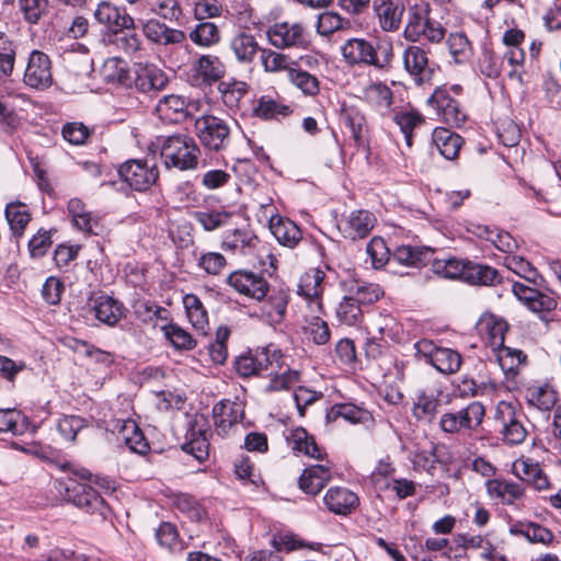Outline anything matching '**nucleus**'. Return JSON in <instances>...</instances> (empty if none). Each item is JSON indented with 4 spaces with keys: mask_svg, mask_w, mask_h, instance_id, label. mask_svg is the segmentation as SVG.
I'll return each mask as SVG.
<instances>
[{
    "mask_svg": "<svg viewBox=\"0 0 561 561\" xmlns=\"http://www.w3.org/2000/svg\"><path fill=\"white\" fill-rule=\"evenodd\" d=\"M61 469L72 476L54 481L57 495L66 503L72 504L102 522L110 519L113 514L112 508L100 493L87 483L92 478L91 471L71 463H64Z\"/></svg>",
    "mask_w": 561,
    "mask_h": 561,
    "instance_id": "obj_1",
    "label": "nucleus"
},
{
    "mask_svg": "<svg viewBox=\"0 0 561 561\" xmlns=\"http://www.w3.org/2000/svg\"><path fill=\"white\" fill-rule=\"evenodd\" d=\"M152 146L159 150L161 161L167 169L188 171L198 167L201 148L186 134L158 136Z\"/></svg>",
    "mask_w": 561,
    "mask_h": 561,
    "instance_id": "obj_2",
    "label": "nucleus"
},
{
    "mask_svg": "<svg viewBox=\"0 0 561 561\" xmlns=\"http://www.w3.org/2000/svg\"><path fill=\"white\" fill-rule=\"evenodd\" d=\"M341 53L351 66L365 65L378 70L389 69L394 57L390 39H381L374 45L365 38H351L343 44Z\"/></svg>",
    "mask_w": 561,
    "mask_h": 561,
    "instance_id": "obj_3",
    "label": "nucleus"
},
{
    "mask_svg": "<svg viewBox=\"0 0 561 561\" xmlns=\"http://www.w3.org/2000/svg\"><path fill=\"white\" fill-rule=\"evenodd\" d=\"M446 35L443 24L431 16L427 2L415 3L408 8L403 37L411 43L439 44Z\"/></svg>",
    "mask_w": 561,
    "mask_h": 561,
    "instance_id": "obj_4",
    "label": "nucleus"
},
{
    "mask_svg": "<svg viewBox=\"0 0 561 561\" xmlns=\"http://www.w3.org/2000/svg\"><path fill=\"white\" fill-rule=\"evenodd\" d=\"M234 368L238 375L243 378L254 375L271 377L265 387L268 392L280 389V381L275 369L280 368V351L276 348L272 350L271 346H266L256 352L255 355H240L234 360Z\"/></svg>",
    "mask_w": 561,
    "mask_h": 561,
    "instance_id": "obj_5",
    "label": "nucleus"
},
{
    "mask_svg": "<svg viewBox=\"0 0 561 561\" xmlns=\"http://www.w3.org/2000/svg\"><path fill=\"white\" fill-rule=\"evenodd\" d=\"M195 135L206 152L220 153L231 144V128L221 117L204 114L195 119Z\"/></svg>",
    "mask_w": 561,
    "mask_h": 561,
    "instance_id": "obj_6",
    "label": "nucleus"
},
{
    "mask_svg": "<svg viewBox=\"0 0 561 561\" xmlns=\"http://www.w3.org/2000/svg\"><path fill=\"white\" fill-rule=\"evenodd\" d=\"M484 416V405L479 401H471L459 410L443 413L439 428L446 434L471 435L482 425Z\"/></svg>",
    "mask_w": 561,
    "mask_h": 561,
    "instance_id": "obj_7",
    "label": "nucleus"
},
{
    "mask_svg": "<svg viewBox=\"0 0 561 561\" xmlns=\"http://www.w3.org/2000/svg\"><path fill=\"white\" fill-rule=\"evenodd\" d=\"M325 273L320 268H310L300 275L297 284V295L301 304H295L290 307L291 313L301 306L304 311L323 312V294L325 290Z\"/></svg>",
    "mask_w": 561,
    "mask_h": 561,
    "instance_id": "obj_8",
    "label": "nucleus"
},
{
    "mask_svg": "<svg viewBox=\"0 0 561 561\" xmlns=\"http://www.w3.org/2000/svg\"><path fill=\"white\" fill-rule=\"evenodd\" d=\"M126 84L144 94H157L169 83L168 75L154 64L136 62L128 70Z\"/></svg>",
    "mask_w": 561,
    "mask_h": 561,
    "instance_id": "obj_9",
    "label": "nucleus"
},
{
    "mask_svg": "<svg viewBox=\"0 0 561 561\" xmlns=\"http://www.w3.org/2000/svg\"><path fill=\"white\" fill-rule=\"evenodd\" d=\"M317 64V59L309 54L294 56L283 51V70L287 71L290 82L305 94L314 95L319 91L318 79L307 71Z\"/></svg>",
    "mask_w": 561,
    "mask_h": 561,
    "instance_id": "obj_10",
    "label": "nucleus"
},
{
    "mask_svg": "<svg viewBox=\"0 0 561 561\" xmlns=\"http://www.w3.org/2000/svg\"><path fill=\"white\" fill-rule=\"evenodd\" d=\"M118 175L133 190L145 192L156 183L159 171L156 164L149 165L147 161L131 159L119 165Z\"/></svg>",
    "mask_w": 561,
    "mask_h": 561,
    "instance_id": "obj_11",
    "label": "nucleus"
},
{
    "mask_svg": "<svg viewBox=\"0 0 561 561\" xmlns=\"http://www.w3.org/2000/svg\"><path fill=\"white\" fill-rule=\"evenodd\" d=\"M323 312H308L304 311L301 306H297V310L291 313V321L286 324V328L296 327L310 336L312 342L317 345H323L329 342L331 333L328 323L322 319Z\"/></svg>",
    "mask_w": 561,
    "mask_h": 561,
    "instance_id": "obj_12",
    "label": "nucleus"
},
{
    "mask_svg": "<svg viewBox=\"0 0 561 561\" xmlns=\"http://www.w3.org/2000/svg\"><path fill=\"white\" fill-rule=\"evenodd\" d=\"M428 104L435 108L442 121L451 127H460L467 119L460 101L450 95V91L446 87L435 89L428 99Z\"/></svg>",
    "mask_w": 561,
    "mask_h": 561,
    "instance_id": "obj_13",
    "label": "nucleus"
},
{
    "mask_svg": "<svg viewBox=\"0 0 561 561\" xmlns=\"http://www.w3.org/2000/svg\"><path fill=\"white\" fill-rule=\"evenodd\" d=\"M23 82L34 90H46L53 84L51 61L45 53L34 49L27 58Z\"/></svg>",
    "mask_w": 561,
    "mask_h": 561,
    "instance_id": "obj_14",
    "label": "nucleus"
},
{
    "mask_svg": "<svg viewBox=\"0 0 561 561\" xmlns=\"http://www.w3.org/2000/svg\"><path fill=\"white\" fill-rule=\"evenodd\" d=\"M523 415L517 413L512 404L501 401L495 411V421L502 425L501 434L503 440L510 445L522 444L526 436L527 430L523 424Z\"/></svg>",
    "mask_w": 561,
    "mask_h": 561,
    "instance_id": "obj_15",
    "label": "nucleus"
},
{
    "mask_svg": "<svg viewBox=\"0 0 561 561\" xmlns=\"http://www.w3.org/2000/svg\"><path fill=\"white\" fill-rule=\"evenodd\" d=\"M226 282L239 294L259 301L266 297L270 289L268 283L262 275L248 270L232 272Z\"/></svg>",
    "mask_w": 561,
    "mask_h": 561,
    "instance_id": "obj_16",
    "label": "nucleus"
},
{
    "mask_svg": "<svg viewBox=\"0 0 561 561\" xmlns=\"http://www.w3.org/2000/svg\"><path fill=\"white\" fill-rule=\"evenodd\" d=\"M209 425L205 420L195 419L190 424L185 434V442L181 448L193 456L198 462H204L209 457Z\"/></svg>",
    "mask_w": 561,
    "mask_h": 561,
    "instance_id": "obj_17",
    "label": "nucleus"
},
{
    "mask_svg": "<svg viewBox=\"0 0 561 561\" xmlns=\"http://www.w3.org/2000/svg\"><path fill=\"white\" fill-rule=\"evenodd\" d=\"M111 432L116 434V439L123 443L129 450L145 455L150 450L148 440L134 420H114L111 423Z\"/></svg>",
    "mask_w": 561,
    "mask_h": 561,
    "instance_id": "obj_18",
    "label": "nucleus"
},
{
    "mask_svg": "<svg viewBox=\"0 0 561 561\" xmlns=\"http://www.w3.org/2000/svg\"><path fill=\"white\" fill-rule=\"evenodd\" d=\"M244 404L242 401L224 399L213 408L215 431L218 435L225 436L231 427L243 420Z\"/></svg>",
    "mask_w": 561,
    "mask_h": 561,
    "instance_id": "obj_19",
    "label": "nucleus"
},
{
    "mask_svg": "<svg viewBox=\"0 0 561 561\" xmlns=\"http://www.w3.org/2000/svg\"><path fill=\"white\" fill-rule=\"evenodd\" d=\"M402 60L404 69L416 84H423L432 79L434 70L430 66L427 51L423 47L408 46L402 54Z\"/></svg>",
    "mask_w": 561,
    "mask_h": 561,
    "instance_id": "obj_20",
    "label": "nucleus"
},
{
    "mask_svg": "<svg viewBox=\"0 0 561 561\" xmlns=\"http://www.w3.org/2000/svg\"><path fill=\"white\" fill-rule=\"evenodd\" d=\"M325 508L340 516L352 514L359 505L358 495L345 486H331L323 495Z\"/></svg>",
    "mask_w": 561,
    "mask_h": 561,
    "instance_id": "obj_21",
    "label": "nucleus"
},
{
    "mask_svg": "<svg viewBox=\"0 0 561 561\" xmlns=\"http://www.w3.org/2000/svg\"><path fill=\"white\" fill-rule=\"evenodd\" d=\"M142 34L149 42L161 46L182 44L186 39L182 30L169 27L157 19H149L142 24Z\"/></svg>",
    "mask_w": 561,
    "mask_h": 561,
    "instance_id": "obj_22",
    "label": "nucleus"
},
{
    "mask_svg": "<svg viewBox=\"0 0 561 561\" xmlns=\"http://www.w3.org/2000/svg\"><path fill=\"white\" fill-rule=\"evenodd\" d=\"M154 111L158 117L168 124H181L190 116L188 102L184 96L176 94L161 98Z\"/></svg>",
    "mask_w": 561,
    "mask_h": 561,
    "instance_id": "obj_23",
    "label": "nucleus"
},
{
    "mask_svg": "<svg viewBox=\"0 0 561 561\" xmlns=\"http://www.w3.org/2000/svg\"><path fill=\"white\" fill-rule=\"evenodd\" d=\"M512 470L518 479L538 491L546 490L549 486L548 477L540 465L531 458L520 457L516 459L513 462Z\"/></svg>",
    "mask_w": 561,
    "mask_h": 561,
    "instance_id": "obj_24",
    "label": "nucleus"
},
{
    "mask_svg": "<svg viewBox=\"0 0 561 561\" xmlns=\"http://www.w3.org/2000/svg\"><path fill=\"white\" fill-rule=\"evenodd\" d=\"M91 300L94 316L100 322L114 327L124 317L125 308L123 302L112 296L101 294L91 298Z\"/></svg>",
    "mask_w": 561,
    "mask_h": 561,
    "instance_id": "obj_25",
    "label": "nucleus"
},
{
    "mask_svg": "<svg viewBox=\"0 0 561 561\" xmlns=\"http://www.w3.org/2000/svg\"><path fill=\"white\" fill-rule=\"evenodd\" d=\"M94 19L104 25L111 33L121 27L134 26V19L125 11L111 2L102 1L94 11Z\"/></svg>",
    "mask_w": 561,
    "mask_h": 561,
    "instance_id": "obj_26",
    "label": "nucleus"
},
{
    "mask_svg": "<svg viewBox=\"0 0 561 561\" xmlns=\"http://www.w3.org/2000/svg\"><path fill=\"white\" fill-rule=\"evenodd\" d=\"M229 47L232 50L238 62L251 65L254 62L262 47L256 42L253 34L247 31H238L230 39Z\"/></svg>",
    "mask_w": 561,
    "mask_h": 561,
    "instance_id": "obj_27",
    "label": "nucleus"
},
{
    "mask_svg": "<svg viewBox=\"0 0 561 561\" xmlns=\"http://www.w3.org/2000/svg\"><path fill=\"white\" fill-rule=\"evenodd\" d=\"M108 42L116 50L129 58L140 57L144 50L142 39L131 27H121L108 35Z\"/></svg>",
    "mask_w": 561,
    "mask_h": 561,
    "instance_id": "obj_28",
    "label": "nucleus"
},
{
    "mask_svg": "<svg viewBox=\"0 0 561 561\" xmlns=\"http://www.w3.org/2000/svg\"><path fill=\"white\" fill-rule=\"evenodd\" d=\"M376 225V217L373 213L364 209L351 211L343 225L344 236L352 239H364Z\"/></svg>",
    "mask_w": 561,
    "mask_h": 561,
    "instance_id": "obj_29",
    "label": "nucleus"
},
{
    "mask_svg": "<svg viewBox=\"0 0 561 561\" xmlns=\"http://www.w3.org/2000/svg\"><path fill=\"white\" fill-rule=\"evenodd\" d=\"M332 479L331 468L324 465L307 467L299 477V489L307 494L317 495Z\"/></svg>",
    "mask_w": 561,
    "mask_h": 561,
    "instance_id": "obj_30",
    "label": "nucleus"
},
{
    "mask_svg": "<svg viewBox=\"0 0 561 561\" xmlns=\"http://www.w3.org/2000/svg\"><path fill=\"white\" fill-rule=\"evenodd\" d=\"M486 492L490 497L501 503L512 505L525 495V488L513 481L491 479L486 481Z\"/></svg>",
    "mask_w": 561,
    "mask_h": 561,
    "instance_id": "obj_31",
    "label": "nucleus"
},
{
    "mask_svg": "<svg viewBox=\"0 0 561 561\" xmlns=\"http://www.w3.org/2000/svg\"><path fill=\"white\" fill-rule=\"evenodd\" d=\"M379 26L385 32H397L402 23L404 5L394 0H378L375 7Z\"/></svg>",
    "mask_w": 561,
    "mask_h": 561,
    "instance_id": "obj_32",
    "label": "nucleus"
},
{
    "mask_svg": "<svg viewBox=\"0 0 561 561\" xmlns=\"http://www.w3.org/2000/svg\"><path fill=\"white\" fill-rule=\"evenodd\" d=\"M525 398L528 404L542 412L551 411L559 399L556 389L547 382L534 383L527 387Z\"/></svg>",
    "mask_w": 561,
    "mask_h": 561,
    "instance_id": "obj_33",
    "label": "nucleus"
},
{
    "mask_svg": "<svg viewBox=\"0 0 561 561\" xmlns=\"http://www.w3.org/2000/svg\"><path fill=\"white\" fill-rule=\"evenodd\" d=\"M4 215L10 227V231L13 238L18 241L23 237L25 229L32 219L30 208L22 202H11L7 204Z\"/></svg>",
    "mask_w": 561,
    "mask_h": 561,
    "instance_id": "obj_34",
    "label": "nucleus"
},
{
    "mask_svg": "<svg viewBox=\"0 0 561 561\" xmlns=\"http://www.w3.org/2000/svg\"><path fill=\"white\" fill-rule=\"evenodd\" d=\"M339 417H342L351 424H362L366 426L374 424L371 412L353 403L334 404L328 413V419L335 421Z\"/></svg>",
    "mask_w": 561,
    "mask_h": 561,
    "instance_id": "obj_35",
    "label": "nucleus"
},
{
    "mask_svg": "<svg viewBox=\"0 0 561 561\" xmlns=\"http://www.w3.org/2000/svg\"><path fill=\"white\" fill-rule=\"evenodd\" d=\"M478 330L480 334L488 337L490 344L495 350L504 344V336L508 330V324L503 318L492 313H484L478 322Z\"/></svg>",
    "mask_w": 561,
    "mask_h": 561,
    "instance_id": "obj_36",
    "label": "nucleus"
},
{
    "mask_svg": "<svg viewBox=\"0 0 561 561\" xmlns=\"http://www.w3.org/2000/svg\"><path fill=\"white\" fill-rule=\"evenodd\" d=\"M194 70L204 83L211 84L220 81L226 75V65L211 54L202 55L194 64Z\"/></svg>",
    "mask_w": 561,
    "mask_h": 561,
    "instance_id": "obj_37",
    "label": "nucleus"
},
{
    "mask_svg": "<svg viewBox=\"0 0 561 561\" xmlns=\"http://www.w3.org/2000/svg\"><path fill=\"white\" fill-rule=\"evenodd\" d=\"M67 208L77 229L88 234H99L96 230L99 228V219L92 216L81 199L71 198L68 202Z\"/></svg>",
    "mask_w": 561,
    "mask_h": 561,
    "instance_id": "obj_38",
    "label": "nucleus"
},
{
    "mask_svg": "<svg viewBox=\"0 0 561 561\" xmlns=\"http://www.w3.org/2000/svg\"><path fill=\"white\" fill-rule=\"evenodd\" d=\"M440 400L433 393L421 391L413 401L412 415L416 421L431 424L438 414Z\"/></svg>",
    "mask_w": 561,
    "mask_h": 561,
    "instance_id": "obj_39",
    "label": "nucleus"
},
{
    "mask_svg": "<svg viewBox=\"0 0 561 561\" xmlns=\"http://www.w3.org/2000/svg\"><path fill=\"white\" fill-rule=\"evenodd\" d=\"M432 139L440 154L447 160H454L458 157L462 146V138L453 130L444 127L434 129Z\"/></svg>",
    "mask_w": 561,
    "mask_h": 561,
    "instance_id": "obj_40",
    "label": "nucleus"
},
{
    "mask_svg": "<svg viewBox=\"0 0 561 561\" xmlns=\"http://www.w3.org/2000/svg\"><path fill=\"white\" fill-rule=\"evenodd\" d=\"M257 241V237L251 230L233 229L226 232L221 248L232 253L245 254L247 250L253 249Z\"/></svg>",
    "mask_w": 561,
    "mask_h": 561,
    "instance_id": "obj_41",
    "label": "nucleus"
},
{
    "mask_svg": "<svg viewBox=\"0 0 561 561\" xmlns=\"http://www.w3.org/2000/svg\"><path fill=\"white\" fill-rule=\"evenodd\" d=\"M287 443L297 454H302L314 459L323 458V450L316 444L313 437L308 435L305 428L297 427L293 430L290 436L287 437Z\"/></svg>",
    "mask_w": 561,
    "mask_h": 561,
    "instance_id": "obj_42",
    "label": "nucleus"
},
{
    "mask_svg": "<svg viewBox=\"0 0 561 561\" xmlns=\"http://www.w3.org/2000/svg\"><path fill=\"white\" fill-rule=\"evenodd\" d=\"M30 427L28 417L18 409H0V434L23 435Z\"/></svg>",
    "mask_w": 561,
    "mask_h": 561,
    "instance_id": "obj_43",
    "label": "nucleus"
},
{
    "mask_svg": "<svg viewBox=\"0 0 561 561\" xmlns=\"http://www.w3.org/2000/svg\"><path fill=\"white\" fill-rule=\"evenodd\" d=\"M433 250L427 247L401 245L393 252V260L405 266H419L431 261Z\"/></svg>",
    "mask_w": 561,
    "mask_h": 561,
    "instance_id": "obj_44",
    "label": "nucleus"
},
{
    "mask_svg": "<svg viewBox=\"0 0 561 561\" xmlns=\"http://www.w3.org/2000/svg\"><path fill=\"white\" fill-rule=\"evenodd\" d=\"M365 99L381 115H387L390 112L391 105L393 103V94L391 89L381 82L369 84L365 89Z\"/></svg>",
    "mask_w": 561,
    "mask_h": 561,
    "instance_id": "obj_45",
    "label": "nucleus"
},
{
    "mask_svg": "<svg viewBox=\"0 0 561 561\" xmlns=\"http://www.w3.org/2000/svg\"><path fill=\"white\" fill-rule=\"evenodd\" d=\"M218 92L221 95L224 104L230 108H239L242 98H244L250 89V85L244 81L231 79L229 81H220Z\"/></svg>",
    "mask_w": 561,
    "mask_h": 561,
    "instance_id": "obj_46",
    "label": "nucleus"
},
{
    "mask_svg": "<svg viewBox=\"0 0 561 561\" xmlns=\"http://www.w3.org/2000/svg\"><path fill=\"white\" fill-rule=\"evenodd\" d=\"M495 350L497 351L499 365L507 377H514L519 367L526 364L527 355L518 348L508 347L503 344Z\"/></svg>",
    "mask_w": 561,
    "mask_h": 561,
    "instance_id": "obj_47",
    "label": "nucleus"
},
{
    "mask_svg": "<svg viewBox=\"0 0 561 561\" xmlns=\"http://www.w3.org/2000/svg\"><path fill=\"white\" fill-rule=\"evenodd\" d=\"M511 533L525 537L531 543L543 546H549L554 540L552 531L537 523H520L512 527Z\"/></svg>",
    "mask_w": 561,
    "mask_h": 561,
    "instance_id": "obj_48",
    "label": "nucleus"
},
{
    "mask_svg": "<svg viewBox=\"0 0 561 561\" xmlns=\"http://www.w3.org/2000/svg\"><path fill=\"white\" fill-rule=\"evenodd\" d=\"M18 43L7 33L0 32V80L9 78L14 71Z\"/></svg>",
    "mask_w": 561,
    "mask_h": 561,
    "instance_id": "obj_49",
    "label": "nucleus"
},
{
    "mask_svg": "<svg viewBox=\"0 0 561 561\" xmlns=\"http://www.w3.org/2000/svg\"><path fill=\"white\" fill-rule=\"evenodd\" d=\"M447 47L456 64H466L473 56L472 44L463 32H453L447 37Z\"/></svg>",
    "mask_w": 561,
    "mask_h": 561,
    "instance_id": "obj_50",
    "label": "nucleus"
},
{
    "mask_svg": "<svg viewBox=\"0 0 561 561\" xmlns=\"http://www.w3.org/2000/svg\"><path fill=\"white\" fill-rule=\"evenodd\" d=\"M233 214L225 209L217 210H195L192 214V218L203 227L205 231L217 230L230 221Z\"/></svg>",
    "mask_w": 561,
    "mask_h": 561,
    "instance_id": "obj_51",
    "label": "nucleus"
},
{
    "mask_svg": "<svg viewBox=\"0 0 561 561\" xmlns=\"http://www.w3.org/2000/svg\"><path fill=\"white\" fill-rule=\"evenodd\" d=\"M465 280L472 285L492 286L500 283L499 272L488 265L468 261Z\"/></svg>",
    "mask_w": 561,
    "mask_h": 561,
    "instance_id": "obj_52",
    "label": "nucleus"
},
{
    "mask_svg": "<svg viewBox=\"0 0 561 561\" xmlns=\"http://www.w3.org/2000/svg\"><path fill=\"white\" fill-rule=\"evenodd\" d=\"M191 41L203 47H210L220 42L221 34L218 26L209 21H199L190 33Z\"/></svg>",
    "mask_w": 561,
    "mask_h": 561,
    "instance_id": "obj_53",
    "label": "nucleus"
},
{
    "mask_svg": "<svg viewBox=\"0 0 561 561\" xmlns=\"http://www.w3.org/2000/svg\"><path fill=\"white\" fill-rule=\"evenodd\" d=\"M134 312L141 322L152 324H157L159 320L167 322L170 314L168 309L150 300L136 301Z\"/></svg>",
    "mask_w": 561,
    "mask_h": 561,
    "instance_id": "obj_54",
    "label": "nucleus"
},
{
    "mask_svg": "<svg viewBox=\"0 0 561 561\" xmlns=\"http://www.w3.org/2000/svg\"><path fill=\"white\" fill-rule=\"evenodd\" d=\"M351 28V21L334 11H324L318 16L317 32L321 36H330L335 32Z\"/></svg>",
    "mask_w": 561,
    "mask_h": 561,
    "instance_id": "obj_55",
    "label": "nucleus"
},
{
    "mask_svg": "<svg viewBox=\"0 0 561 561\" xmlns=\"http://www.w3.org/2000/svg\"><path fill=\"white\" fill-rule=\"evenodd\" d=\"M336 317L341 323L350 327L358 325L364 318L362 305L351 294L340 302L336 309Z\"/></svg>",
    "mask_w": 561,
    "mask_h": 561,
    "instance_id": "obj_56",
    "label": "nucleus"
},
{
    "mask_svg": "<svg viewBox=\"0 0 561 561\" xmlns=\"http://www.w3.org/2000/svg\"><path fill=\"white\" fill-rule=\"evenodd\" d=\"M461 363V355L457 351L439 347L438 352L434 354L431 365L438 371L449 375L457 373L460 369Z\"/></svg>",
    "mask_w": 561,
    "mask_h": 561,
    "instance_id": "obj_57",
    "label": "nucleus"
},
{
    "mask_svg": "<svg viewBox=\"0 0 561 561\" xmlns=\"http://www.w3.org/2000/svg\"><path fill=\"white\" fill-rule=\"evenodd\" d=\"M183 305L192 325L204 330L208 324V317L201 299L194 294H187L183 297Z\"/></svg>",
    "mask_w": 561,
    "mask_h": 561,
    "instance_id": "obj_58",
    "label": "nucleus"
},
{
    "mask_svg": "<svg viewBox=\"0 0 561 561\" xmlns=\"http://www.w3.org/2000/svg\"><path fill=\"white\" fill-rule=\"evenodd\" d=\"M504 265L529 283L536 284L539 273L533 264L523 256L510 254L504 257Z\"/></svg>",
    "mask_w": 561,
    "mask_h": 561,
    "instance_id": "obj_59",
    "label": "nucleus"
},
{
    "mask_svg": "<svg viewBox=\"0 0 561 561\" xmlns=\"http://www.w3.org/2000/svg\"><path fill=\"white\" fill-rule=\"evenodd\" d=\"M18 8L23 20L35 25L48 13V0H18Z\"/></svg>",
    "mask_w": 561,
    "mask_h": 561,
    "instance_id": "obj_60",
    "label": "nucleus"
},
{
    "mask_svg": "<svg viewBox=\"0 0 561 561\" xmlns=\"http://www.w3.org/2000/svg\"><path fill=\"white\" fill-rule=\"evenodd\" d=\"M156 539L159 546L171 552L181 551L183 549V542L180 539L175 525L169 522L160 524L156 530Z\"/></svg>",
    "mask_w": 561,
    "mask_h": 561,
    "instance_id": "obj_61",
    "label": "nucleus"
},
{
    "mask_svg": "<svg viewBox=\"0 0 561 561\" xmlns=\"http://www.w3.org/2000/svg\"><path fill=\"white\" fill-rule=\"evenodd\" d=\"M57 230L55 228L44 229L41 228L30 239L27 243V249L30 256L32 259H41L46 255L48 250L53 244V234Z\"/></svg>",
    "mask_w": 561,
    "mask_h": 561,
    "instance_id": "obj_62",
    "label": "nucleus"
},
{
    "mask_svg": "<svg viewBox=\"0 0 561 561\" xmlns=\"http://www.w3.org/2000/svg\"><path fill=\"white\" fill-rule=\"evenodd\" d=\"M468 261H461L456 257L447 260H436L433 263V270L437 275L445 278H466Z\"/></svg>",
    "mask_w": 561,
    "mask_h": 561,
    "instance_id": "obj_63",
    "label": "nucleus"
},
{
    "mask_svg": "<svg viewBox=\"0 0 561 561\" xmlns=\"http://www.w3.org/2000/svg\"><path fill=\"white\" fill-rule=\"evenodd\" d=\"M197 267L208 276L219 275L227 266L226 257L219 252H203L196 257Z\"/></svg>",
    "mask_w": 561,
    "mask_h": 561,
    "instance_id": "obj_64",
    "label": "nucleus"
}]
</instances>
